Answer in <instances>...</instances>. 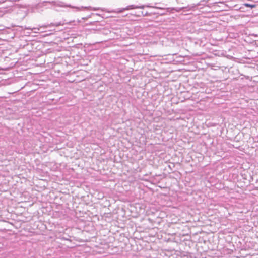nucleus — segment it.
I'll list each match as a JSON object with an SVG mask.
<instances>
[{"mask_svg":"<svg viewBox=\"0 0 258 258\" xmlns=\"http://www.w3.org/2000/svg\"><path fill=\"white\" fill-rule=\"evenodd\" d=\"M51 25H52L53 26H59L63 25V23H62L61 22H56V23H53V24L51 23Z\"/></svg>","mask_w":258,"mask_h":258,"instance_id":"20e7f679","label":"nucleus"},{"mask_svg":"<svg viewBox=\"0 0 258 258\" xmlns=\"http://www.w3.org/2000/svg\"><path fill=\"white\" fill-rule=\"evenodd\" d=\"M145 7V6H144V5L138 6H135L134 5H132L127 6L125 8H123V10H130V9H137V8L143 9Z\"/></svg>","mask_w":258,"mask_h":258,"instance_id":"f03ea898","label":"nucleus"},{"mask_svg":"<svg viewBox=\"0 0 258 258\" xmlns=\"http://www.w3.org/2000/svg\"><path fill=\"white\" fill-rule=\"evenodd\" d=\"M62 7H71V8H75L77 10V11H81L82 10V9H89V8L88 7H74V6H72L71 5H66V6H62Z\"/></svg>","mask_w":258,"mask_h":258,"instance_id":"7ed1b4c3","label":"nucleus"},{"mask_svg":"<svg viewBox=\"0 0 258 258\" xmlns=\"http://www.w3.org/2000/svg\"><path fill=\"white\" fill-rule=\"evenodd\" d=\"M25 29H30V30H34V32H35V33H37V31H36V30H38H38H39V29H39V28H30V27H27V28H26Z\"/></svg>","mask_w":258,"mask_h":258,"instance_id":"39448f33","label":"nucleus"},{"mask_svg":"<svg viewBox=\"0 0 258 258\" xmlns=\"http://www.w3.org/2000/svg\"><path fill=\"white\" fill-rule=\"evenodd\" d=\"M244 5L246 7H250V8H254L255 7V5H252V4H248V3L244 4Z\"/></svg>","mask_w":258,"mask_h":258,"instance_id":"423d86ee","label":"nucleus"},{"mask_svg":"<svg viewBox=\"0 0 258 258\" xmlns=\"http://www.w3.org/2000/svg\"><path fill=\"white\" fill-rule=\"evenodd\" d=\"M137 17H141V16H145L150 15L147 12H144L143 11H139L138 12H136L132 14Z\"/></svg>","mask_w":258,"mask_h":258,"instance_id":"f257e3e1","label":"nucleus"},{"mask_svg":"<svg viewBox=\"0 0 258 258\" xmlns=\"http://www.w3.org/2000/svg\"><path fill=\"white\" fill-rule=\"evenodd\" d=\"M89 9H90V10H96V9H95V8L92 9V8H91V7H89Z\"/></svg>","mask_w":258,"mask_h":258,"instance_id":"0eeeda50","label":"nucleus"}]
</instances>
